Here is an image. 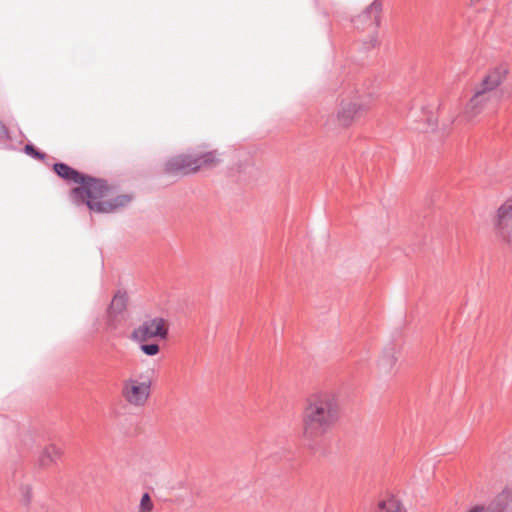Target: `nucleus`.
Wrapping results in <instances>:
<instances>
[{
  "instance_id": "nucleus-1",
  "label": "nucleus",
  "mask_w": 512,
  "mask_h": 512,
  "mask_svg": "<svg viewBox=\"0 0 512 512\" xmlns=\"http://www.w3.org/2000/svg\"><path fill=\"white\" fill-rule=\"evenodd\" d=\"M340 417L338 396L332 391L311 395L302 413L303 433L307 439H316L326 434Z\"/></svg>"
},
{
  "instance_id": "nucleus-2",
  "label": "nucleus",
  "mask_w": 512,
  "mask_h": 512,
  "mask_svg": "<svg viewBox=\"0 0 512 512\" xmlns=\"http://www.w3.org/2000/svg\"><path fill=\"white\" fill-rule=\"evenodd\" d=\"M73 197L83 200L91 211L100 214L115 212L131 201L129 195L115 196L103 180L87 176L73 189Z\"/></svg>"
},
{
  "instance_id": "nucleus-3",
  "label": "nucleus",
  "mask_w": 512,
  "mask_h": 512,
  "mask_svg": "<svg viewBox=\"0 0 512 512\" xmlns=\"http://www.w3.org/2000/svg\"><path fill=\"white\" fill-rule=\"evenodd\" d=\"M151 387L152 378L149 373H140L123 381L121 394L128 404L143 407L150 397Z\"/></svg>"
},
{
  "instance_id": "nucleus-4",
  "label": "nucleus",
  "mask_w": 512,
  "mask_h": 512,
  "mask_svg": "<svg viewBox=\"0 0 512 512\" xmlns=\"http://www.w3.org/2000/svg\"><path fill=\"white\" fill-rule=\"evenodd\" d=\"M169 334L167 321L162 317L147 318L133 329L130 339L133 342H148L152 339L166 340Z\"/></svg>"
},
{
  "instance_id": "nucleus-5",
  "label": "nucleus",
  "mask_w": 512,
  "mask_h": 512,
  "mask_svg": "<svg viewBox=\"0 0 512 512\" xmlns=\"http://www.w3.org/2000/svg\"><path fill=\"white\" fill-rule=\"evenodd\" d=\"M366 111L367 107L360 98H344L339 102L335 114V122L339 127L347 129Z\"/></svg>"
},
{
  "instance_id": "nucleus-6",
  "label": "nucleus",
  "mask_w": 512,
  "mask_h": 512,
  "mask_svg": "<svg viewBox=\"0 0 512 512\" xmlns=\"http://www.w3.org/2000/svg\"><path fill=\"white\" fill-rule=\"evenodd\" d=\"M490 100L491 97L488 93L476 88L463 108V118L468 122L474 121L485 112Z\"/></svg>"
},
{
  "instance_id": "nucleus-7",
  "label": "nucleus",
  "mask_w": 512,
  "mask_h": 512,
  "mask_svg": "<svg viewBox=\"0 0 512 512\" xmlns=\"http://www.w3.org/2000/svg\"><path fill=\"white\" fill-rule=\"evenodd\" d=\"M509 72L510 69L508 64H497L487 70L477 88L489 94L506 81Z\"/></svg>"
},
{
  "instance_id": "nucleus-8",
  "label": "nucleus",
  "mask_w": 512,
  "mask_h": 512,
  "mask_svg": "<svg viewBox=\"0 0 512 512\" xmlns=\"http://www.w3.org/2000/svg\"><path fill=\"white\" fill-rule=\"evenodd\" d=\"M168 174L188 175L197 172L194 156L192 154H181L170 158L164 166Z\"/></svg>"
},
{
  "instance_id": "nucleus-9",
  "label": "nucleus",
  "mask_w": 512,
  "mask_h": 512,
  "mask_svg": "<svg viewBox=\"0 0 512 512\" xmlns=\"http://www.w3.org/2000/svg\"><path fill=\"white\" fill-rule=\"evenodd\" d=\"M127 294L124 291H117L112 298L106 311V329L114 330L117 328V316L123 313L127 306Z\"/></svg>"
},
{
  "instance_id": "nucleus-10",
  "label": "nucleus",
  "mask_w": 512,
  "mask_h": 512,
  "mask_svg": "<svg viewBox=\"0 0 512 512\" xmlns=\"http://www.w3.org/2000/svg\"><path fill=\"white\" fill-rule=\"evenodd\" d=\"M399 350L394 344L387 345L377 361V368L381 375H389L392 373L397 362V354Z\"/></svg>"
},
{
  "instance_id": "nucleus-11",
  "label": "nucleus",
  "mask_w": 512,
  "mask_h": 512,
  "mask_svg": "<svg viewBox=\"0 0 512 512\" xmlns=\"http://www.w3.org/2000/svg\"><path fill=\"white\" fill-rule=\"evenodd\" d=\"M197 172L202 169H211L216 167L220 162V154L217 150H200L193 153Z\"/></svg>"
},
{
  "instance_id": "nucleus-12",
  "label": "nucleus",
  "mask_w": 512,
  "mask_h": 512,
  "mask_svg": "<svg viewBox=\"0 0 512 512\" xmlns=\"http://www.w3.org/2000/svg\"><path fill=\"white\" fill-rule=\"evenodd\" d=\"M491 512H512V486L505 487L489 505Z\"/></svg>"
},
{
  "instance_id": "nucleus-13",
  "label": "nucleus",
  "mask_w": 512,
  "mask_h": 512,
  "mask_svg": "<svg viewBox=\"0 0 512 512\" xmlns=\"http://www.w3.org/2000/svg\"><path fill=\"white\" fill-rule=\"evenodd\" d=\"M54 171L60 177L78 183L79 185L85 177L84 175L80 174L78 171L74 170L73 168L69 167L64 163L55 164Z\"/></svg>"
},
{
  "instance_id": "nucleus-14",
  "label": "nucleus",
  "mask_w": 512,
  "mask_h": 512,
  "mask_svg": "<svg viewBox=\"0 0 512 512\" xmlns=\"http://www.w3.org/2000/svg\"><path fill=\"white\" fill-rule=\"evenodd\" d=\"M61 456V450L55 445L51 444L47 446L39 457V463L41 466L46 467L57 461Z\"/></svg>"
},
{
  "instance_id": "nucleus-15",
  "label": "nucleus",
  "mask_w": 512,
  "mask_h": 512,
  "mask_svg": "<svg viewBox=\"0 0 512 512\" xmlns=\"http://www.w3.org/2000/svg\"><path fill=\"white\" fill-rule=\"evenodd\" d=\"M495 219L500 224L512 223V199L504 201L496 211Z\"/></svg>"
},
{
  "instance_id": "nucleus-16",
  "label": "nucleus",
  "mask_w": 512,
  "mask_h": 512,
  "mask_svg": "<svg viewBox=\"0 0 512 512\" xmlns=\"http://www.w3.org/2000/svg\"><path fill=\"white\" fill-rule=\"evenodd\" d=\"M376 512H406V510L397 499L389 498L378 504Z\"/></svg>"
},
{
  "instance_id": "nucleus-17",
  "label": "nucleus",
  "mask_w": 512,
  "mask_h": 512,
  "mask_svg": "<svg viewBox=\"0 0 512 512\" xmlns=\"http://www.w3.org/2000/svg\"><path fill=\"white\" fill-rule=\"evenodd\" d=\"M139 345V349L142 353L147 356H155L160 351V346L157 343H147V342H136Z\"/></svg>"
},
{
  "instance_id": "nucleus-18",
  "label": "nucleus",
  "mask_w": 512,
  "mask_h": 512,
  "mask_svg": "<svg viewBox=\"0 0 512 512\" xmlns=\"http://www.w3.org/2000/svg\"><path fill=\"white\" fill-rule=\"evenodd\" d=\"M496 234L504 242L512 243V226H496Z\"/></svg>"
},
{
  "instance_id": "nucleus-19",
  "label": "nucleus",
  "mask_w": 512,
  "mask_h": 512,
  "mask_svg": "<svg viewBox=\"0 0 512 512\" xmlns=\"http://www.w3.org/2000/svg\"><path fill=\"white\" fill-rule=\"evenodd\" d=\"M153 502L148 493H144L141 497L138 512H151L153 510Z\"/></svg>"
},
{
  "instance_id": "nucleus-20",
  "label": "nucleus",
  "mask_w": 512,
  "mask_h": 512,
  "mask_svg": "<svg viewBox=\"0 0 512 512\" xmlns=\"http://www.w3.org/2000/svg\"><path fill=\"white\" fill-rule=\"evenodd\" d=\"M25 151L27 154L32 155L35 158H43V156L38 151H36L32 145H26Z\"/></svg>"
},
{
  "instance_id": "nucleus-21",
  "label": "nucleus",
  "mask_w": 512,
  "mask_h": 512,
  "mask_svg": "<svg viewBox=\"0 0 512 512\" xmlns=\"http://www.w3.org/2000/svg\"><path fill=\"white\" fill-rule=\"evenodd\" d=\"M30 499H31L30 490H29V488H25L23 491L22 502L25 505H28L30 503Z\"/></svg>"
},
{
  "instance_id": "nucleus-22",
  "label": "nucleus",
  "mask_w": 512,
  "mask_h": 512,
  "mask_svg": "<svg viewBox=\"0 0 512 512\" xmlns=\"http://www.w3.org/2000/svg\"><path fill=\"white\" fill-rule=\"evenodd\" d=\"M468 512H491L490 508H485L484 506L476 505L472 507Z\"/></svg>"
},
{
  "instance_id": "nucleus-23",
  "label": "nucleus",
  "mask_w": 512,
  "mask_h": 512,
  "mask_svg": "<svg viewBox=\"0 0 512 512\" xmlns=\"http://www.w3.org/2000/svg\"><path fill=\"white\" fill-rule=\"evenodd\" d=\"M480 0H471L472 3H478Z\"/></svg>"
}]
</instances>
